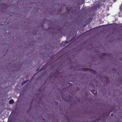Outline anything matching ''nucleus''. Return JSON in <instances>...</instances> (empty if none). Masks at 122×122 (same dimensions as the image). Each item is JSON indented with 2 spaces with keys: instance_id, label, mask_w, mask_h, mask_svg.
I'll use <instances>...</instances> for the list:
<instances>
[{
  "instance_id": "f257e3e1",
  "label": "nucleus",
  "mask_w": 122,
  "mask_h": 122,
  "mask_svg": "<svg viewBox=\"0 0 122 122\" xmlns=\"http://www.w3.org/2000/svg\"><path fill=\"white\" fill-rule=\"evenodd\" d=\"M14 102V101L13 100L11 99L9 101V103L10 104H13Z\"/></svg>"
},
{
  "instance_id": "f03ea898",
  "label": "nucleus",
  "mask_w": 122,
  "mask_h": 122,
  "mask_svg": "<svg viewBox=\"0 0 122 122\" xmlns=\"http://www.w3.org/2000/svg\"><path fill=\"white\" fill-rule=\"evenodd\" d=\"M27 81H26L23 82L22 83V84L23 85L25 83H26Z\"/></svg>"
},
{
  "instance_id": "7ed1b4c3",
  "label": "nucleus",
  "mask_w": 122,
  "mask_h": 122,
  "mask_svg": "<svg viewBox=\"0 0 122 122\" xmlns=\"http://www.w3.org/2000/svg\"><path fill=\"white\" fill-rule=\"evenodd\" d=\"M94 92H95V93H97V91L96 90H94L93 91Z\"/></svg>"
},
{
  "instance_id": "20e7f679",
  "label": "nucleus",
  "mask_w": 122,
  "mask_h": 122,
  "mask_svg": "<svg viewBox=\"0 0 122 122\" xmlns=\"http://www.w3.org/2000/svg\"><path fill=\"white\" fill-rule=\"evenodd\" d=\"M121 8H122V4H121Z\"/></svg>"
},
{
  "instance_id": "39448f33",
  "label": "nucleus",
  "mask_w": 122,
  "mask_h": 122,
  "mask_svg": "<svg viewBox=\"0 0 122 122\" xmlns=\"http://www.w3.org/2000/svg\"><path fill=\"white\" fill-rule=\"evenodd\" d=\"M116 0H114V2H115L116 1Z\"/></svg>"
},
{
  "instance_id": "423d86ee",
  "label": "nucleus",
  "mask_w": 122,
  "mask_h": 122,
  "mask_svg": "<svg viewBox=\"0 0 122 122\" xmlns=\"http://www.w3.org/2000/svg\"><path fill=\"white\" fill-rule=\"evenodd\" d=\"M94 94V95H96V94Z\"/></svg>"
},
{
  "instance_id": "0eeeda50",
  "label": "nucleus",
  "mask_w": 122,
  "mask_h": 122,
  "mask_svg": "<svg viewBox=\"0 0 122 122\" xmlns=\"http://www.w3.org/2000/svg\"><path fill=\"white\" fill-rule=\"evenodd\" d=\"M66 43H68V42H66Z\"/></svg>"
}]
</instances>
